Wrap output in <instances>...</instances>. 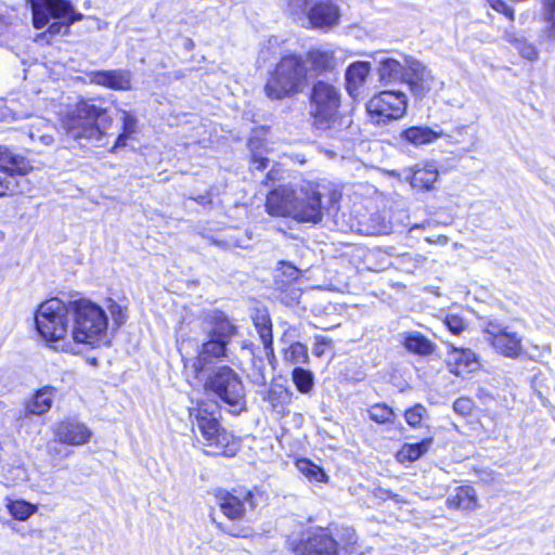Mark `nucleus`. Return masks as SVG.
Here are the masks:
<instances>
[{
  "instance_id": "37",
  "label": "nucleus",
  "mask_w": 555,
  "mask_h": 555,
  "mask_svg": "<svg viewBox=\"0 0 555 555\" xmlns=\"http://www.w3.org/2000/svg\"><path fill=\"white\" fill-rule=\"evenodd\" d=\"M284 361L291 364H306L309 361L308 348L301 343H293L284 350Z\"/></svg>"
},
{
  "instance_id": "9",
  "label": "nucleus",
  "mask_w": 555,
  "mask_h": 555,
  "mask_svg": "<svg viewBox=\"0 0 555 555\" xmlns=\"http://www.w3.org/2000/svg\"><path fill=\"white\" fill-rule=\"evenodd\" d=\"M33 11V24L37 29L46 27L51 21L50 35H65L70 24L80 21L82 15L76 14L67 0H27Z\"/></svg>"
},
{
  "instance_id": "53",
  "label": "nucleus",
  "mask_w": 555,
  "mask_h": 555,
  "mask_svg": "<svg viewBox=\"0 0 555 555\" xmlns=\"http://www.w3.org/2000/svg\"><path fill=\"white\" fill-rule=\"evenodd\" d=\"M50 454L56 453V448H50Z\"/></svg>"
},
{
  "instance_id": "34",
  "label": "nucleus",
  "mask_w": 555,
  "mask_h": 555,
  "mask_svg": "<svg viewBox=\"0 0 555 555\" xmlns=\"http://www.w3.org/2000/svg\"><path fill=\"white\" fill-rule=\"evenodd\" d=\"M540 16L544 23L542 30L547 40L555 41V0H540Z\"/></svg>"
},
{
  "instance_id": "45",
  "label": "nucleus",
  "mask_w": 555,
  "mask_h": 555,
  "mask_svg": "<svg viewBox=\"0 0 555 555\" xmlns=\"http://www.w3.org/2000/svg\"><path fill=\"white\" fill-rule=\"evenodd\" d=\"M222 530L235 538H248L253 534V529L248 526H223Z\"/></svg>"
},
{
  "instance_id": "40",
  "label": "nucleus",
  "mask_w": 555,
  "mask_h": 555,
  "mask_svg": "<svg viewBox=\"0 0 555 555\" xmlns=\"http://www.w3.org/2000/svg\"><path fill=\"white\" fill-rule=\"evenodd\" d=\"M106 308L113 319L114 324L119 327L127 320V307L116 302L115 300L108 298L106 300Z\"/></svg>"
},
{
  "instance_id": "52",
  "label": "nucleus",
  "mask_w": 555,
  "mask_h": 555,
  "mask_svg": "<svg viewBox=\"0 0 555 555\" xmlns=\"http://www.w3.org/2000/svg\"><path fill=\"white\" fill-rule=\"evenodd\" d=\"M24 477V470H18V478L22 479Z\"/></svg>"
},
{
  "instance_id": "24",
  "label": "nucleus",
  "mask_w": 555,
  "mask_h": 555,
  "mask_svg": "<svg viewBox=\"0 0 555 555\" xmlns=\"http://www.w3.org/2000/svg\"><path fill=\"white\" fill-rule=\"evenodd\" d=\"M442 134L441 130H435L427 126H412L401 131L399 138L402 142L420 147L434 143Z\"/></svg>"
},
{
  "instance_id": "23",
  "label": "nucleus",
  "mask_w": 555,
  "mask_h": 555,
  "mask_svg": "<svg viewBox=\"0 0 555 555\" xmlns=\"http://www.w3.org/2000/svg\"><path fill=\"white\" fill-rule=\"evenodd\" d=\"M410 56H402V60H397L390 56L382 55L376 59L378 63L379 81L384 85L404 81L405 79V60Z\"/></svg>"
},
{
  "instance_id": "33",
  "label": "nucleus",
  "mask_w": 555,
  "mask_h": 555,
  "mask_svg": "<svg viewBox=\"0 0 555 555\" xmlns=\"http://www.w3.org/2000/svg\"><path fill=\"white\" fill-rule=\"evenodd\" d=\"M504 39L509 42L520 54L521 57L534 62L539 59V51L535 46L524 37L518 36L513 31H506Z\"/></svg>"
},
{
  "instance_id": "7",
  "label": "nucleus",
  "mask_w": 555,
  "mask_h": 555,
  "mask_svg": "<svg viewBox=\"0 0 555 555\" xmlns=\"http://www.w3.org/2000/svg\"><path fill=\"white\" fill-rule=\"evenodd\" d=\"M339 106L340 92L335 86L325 81H318L313 85L309 112L313 119V126L318 130L328 131L334 137L340 127L350 125V119H344L339 116Z\"/></svg>"
},
{
  "instance_id": "30",
  "label": "nucleus",
  "mask_w": 555,
  "mask_h": 555,
  "mask_svg": "<svg viewBox=\"0 0 555 555\" xmlns=\"http://www.w3.org/2000/svg\"><path fill=\"white\" fill-rule=\"evenodd\" d=\"M5 507L9 514L18 521H26L38 512V504L30 503L23 499L5 498Z\"/></svg>"
},
{
  "instance_id": "1",
  "label": "nucleus",
  "mask_w": 555,
  "mask_h": 555,
  "mask_svg": "<svg viewBox=\"0 0 555 555\" xmlns=\"http://www.w3.org/2000/svg\"><path fill=\"white\" fill-rule=\"evenodd\" d=\"M320 184L302 180L273 189L267 195V212L299 222L318 223L323 218Z\"/></svg>"
},
{
  "instance_id": "44",
  "label": "nucleus",
  "mask_w": 555,
  "mask_h": 555,
  "mask_svg": "<svg viewBox=\"0 0 555 555\" xmlns=\"http://www.w3.org/2000/svg\"><path fill=\"white\" fill-rule=\"evenodd\" d=\"M488 4L499 13L504 14L511 21H514L515 11L503 0H487Z\"/></svg>"
},
{
  "instance_id": "15",
  "label": "nucleus",
  "mask_w": 555,
  "mask_h": 555,
  "mask_svg": "<svg viewBox=\"0 0 555 555\" xmlns=\"http://www.w3.org/2000/svg\"><path fill=\"white\" fill-rule=\"evenodd\" d=\"M0 162L3 163L0 165V196H5L18 191V178L27 173L29 165L1 146Z\"/></svg>"
},
{
  "instance_id": "25",
  "label": "nucleus",
  "mask_w": 555,
  "mask_h": 555,
  "mask_svg": "<svg viewBox=\"0 0 555 555\" xmlns=\"http://www.w3.org/2000/svg\"><path fill=\"white\" fill-rule=\"evenodd\" d=\"M447 503L452 508L467 512L475 511L479 506L476 491L470 486L457 487L449 495Z\"/></svg>"
},
{
  "instance_id": "13",
  "label": "nucleus",
  "mask_w": 555,
  "mask_h": 555,
  "mask_svg": "<svg viewBox=\"0 0 555 555\" xmlns=\"http://www.w3.org/2000/svg\"><path fill=\"white\" fill-rule=\"evenodd\" d=\"M408 108L406 94L398 90H385L370 99L366 111L372 120L377 124H388L401 119Z\"/></svg>"
},
{
  "instance_id": "8",
  "label": "nucleus",
  "mask_w": 555,
  "mask_h": 555,
  "mask_svg": "<svg viewBox=\"0 0 555 555\" xmlns=\"http://www.w3.org/2000/svg\"><path fill=\"white\" fill-rule=\"evenodd\" d=\"M106 113L94 104L93 100H80L75 107L61 119L65 133L74 140L87 139L99 141L104 131L100 126V118Z\"/></svg>"
},
{
  "instance_id": "21",
  "label": "nucleus",
  "mask_w": 555,
  "mask_h": 555,
  "mask_svg": "<svg viewBox=\"0 0 555 555\" xmlns=\"http://www.w3.org/2000/svg\"><path fill=\"white\" fill-rule=\"evenodd\" d=\"M302 56L309 67V78L330 72L335 67V53L330 47L311 48Z\"/></svg>"
},
{
  "instance_id": "39",
  "label": "nucleus",
  "mask_w": 555,
  "mask_h": 555,
  "mask_svg": "<svg viewBox=\"0 0 555 555\" xmlns=\"http://www.w3.org/2000/svg\"><path fill=\"white\" fill-rule=\"evenodd\" d=\"M258 131H255L254 135L249 139L248 145L253 154V165L256 169L262 170L268 166V158L263 157L261 152L259 151L261 146V141L257 137Z\"/></svg>"
},
{
  "instance_id": "35",
  "label": "nucleus",
  "mask_w": 555,
  "mask_h": 555,
  "mask_svg": "<svg viewBox=\"0 0 555 555\" xmlns=\"http://www.w3.org/2000/svg\"><path fill=\"white\" fill-rule=\"evenodd\" d=\"M403 345L408 351L420 356L430 354L434 350L431 341L417 332L405 334Z\"/></svg>"
},
{
  "instance_id": "14",
  "label": "nucleus",
  "mask_w": 555,
  "mask_h": 555,
  "mask_svg": "<svg viewBox=\"0 0 555 555\" xmlns=\"http://www.w3.org/2000/svg\"><path fill=\"white\" fill-rule=\"evenodd\" d=\"M482 333L485 340L496 353L508 359H518L522 354V336L499 321H487Z\"/></svg>"
},
{
  "instance_id": "46",
  "label": "nucleus",
  "mask_w": 555,
  "mask_h": 555,
  "mask_svg": "<svg viewBox=\"0 0 555 555\" xmlns=\"http://www.w3.org/2000/svg\"><path fill=\"white\" fill-rule=\"evenodd\" d=\"M473 408H474V403L468 398H459L453 403L454 412L462 416L470 414V412L473 411Z\"/></svg>"
},
{
  "instance_id": "22",
  "label": "nucleus",
  "mask_w": 555,
  "mask_h": 555,
  "mask_svg": "<svg viewBox=\"0 0 555 555\" xmlns=\"http://www.w3.org/2000/svg\"><path fill=\"white\" fill-rule=\"evenodd\" d=\"M90 81L117 91L132 89L131 73L126 69L98 70L90 74Z\"/></svg>"
},
{
  "instance_id": "10",
  "label": "nucleus",
  "mask_w": 555,
  "mask_h": 555,
  "mask_svg": "<svg viewBox=\"0 0 555 555\" xmlns=\"http://www.w3.org/2000/svg\"><path fill=\"white\" fill-rule=\"evenodd\" d=\"M292 14L307 18L312 29L328 31L338 26L340 9L333 0H289Z\"/></svg>"
},
{
  "instance_id": "43",
  "label": "nucleus",
  "mask_w": 555,
  "mask_h": 555,
  "mask_svg": "<svg viewBox=\"0 0 555 555\" xmlns=\"http://www.w3.org/2000/svg\"><path fill=\"white\" fill-rule=\"evenodd\" d=\"M444 324L448 327V330L454 335H460L467 327V323L464 321V319L453 313L447 314L444 319Z\"/></svg>"
},
{
  "instance_id": "41",
  "label": "nucleus",
  "mask_w": 555,
  "mask_h": 555,
  "mask_svg": "<svg viewBox=\"0 0 555 555\" xmlns=\"http://www.w3.org/2000/svg\"><path fill=\"white\" fill-rule=\"evenodd\" d=\"M369 414L374 422L384 424L391 421L393 411L386 404H374L370 408Z\"/></svg>"
},
{
  "instance_id": "11",
  "label": "nucleus",
  "mask_w": 555,
  "mask_h": 555,
  "mask_svg": "<svg viewBox=\"0 0 555 555\" xmlns=\"http://www.w3.org/2000/svg\"><path fill=\"white\" fill-rule=\"evenodd\" d=\"M208 391L217 395L231 408L242 410L245 406V389L238 375L229 366L216 370L205 383Z\"/></svg>"
},
{
  "instance_id": "42",
  "label": "nucleus",
  "mask_w": 555,
  "mask_h": 555,
  "mask_svg": "<svg viewBox=\"0 0 555 555\" xmlns=\"http://www.w3.org/2000/svg\"><path fill=\"white\" fill-rule=\"evenodd\" d=\"M425 413L426 408L424 405L415 404L405 411L404 418L411 427H416L421 424Z\"/></svg>"
},
{
  "instance_id": "12",
  "label": "nucleus",
  "mask_w": 555,
  "mask_h": 555,
  "mask_svg": "<svg viewBox=\"0 0 555 555\" xmlns=\"http://www.w3.org/2000/svg\"><path fill=\"white\" fill-rule=\"evenodd\" d=\"M356 541L340 545L327 529L315 528L305 533L294 551L299 555H353Z\"/></svg>"
},
{
  "instance_id": "27",
  "label": "nucleus",
  "mask_w": 555,
  "mask_h": 555,
  "mask_svg": "<svg viewBox=\"0 0 555 555\" xmlns=\"http://www.w3.org/2000/svg\"><path fill=\"white\" fill-rule=\"evenodd\" d=\"M370 72L371 64L369 62H354L347 67V90L350 94H353L363 86Z\"/></svg>"
},
{
  "instance_id": "28",
  "label": "nucleus",
  "mask_w": 555,
  "mask_h": 555,
  "mask_svg": "<svg viewBox=\"0 0 555 555\" xmlns=\"http://www.w3.org/2000/svg\"><path fill=\"white\" fill-rule=\"evenodd\" d=\"M433 444V438L423 439L416 443H404L397 452V460L401 464L412 463L428 452Z\"/></svg>"
},
{
  "instance_id": "20",
  "label": "nucleus",
  "mask_w": 555,
  "mask_h": 555,
  "mask_svg": "<svg viewBox=\"0 0 555 555\" xmlns=\"http://www.w3.org/2000/svg\"><path fill=\"white\" fill-rule=\"evenodd\" d=\"M220 509L231 520L241 519L247 508H254L253 494L248 490L227 493L220 499Z\"/></svg>"
},
{
  "instance_id": "31",
  "label": "nucleus",
  "mask_w": 555,
  "mask_h": 555,
  "mask_svg": "<svg viewBox=\"0 0 555 555\" xmlns=\"http://www.w3.org/2000/svg\"><path fill=\"white\" fill-rule=\"evenodd\" d=\"M119 113L121 114V132L115 141L113 151L117 147L126 146L128 139L138 132L139 120L134 113L126 109H119Z\"/></svg>"
},
{
  "instance_id": "3",
  "label": "nucleus",
  "mask_w": 555,
  "mask_h": 555,
  "mask_svg": "<svg viewBox=\"0 0 555 555\" xmlns=\"http://www.w3.org/2000/svg\"><path fill=\"white\" fill-rule=\"evenodd\" d=\"M219 405L209 399H191L189 417L195 435L198 433L207 452L233 456L240 449L238 440L221 427L218 421Z\"/></svg>"
},
{
  "instance_id": "18",
  "label": "nucleus",
  "mask_w": 555,
  "mask_h": 555,
  "mask_svg": "<svg viewBox=\"0 0 555 555\" xmlns=\"http://www.w3.org/2000/svg\"><path fill=\"white\" fill-rule=\"evenodd\" d=\"M53 434L55 441L72 447L87 444L92 437L91 429L75 418H66L55 423Z\"/></svg>"
},
{
  "instance_id": "49",
  "label": "nucleus",
  "mask_w": 555,
  "mask_h": 555,
  "mask_svg": "<svg viewBox=\"0 0 555 555\" xmlns=\"http://www.w3.org/2000/svg\"><path fill=\"white\" fill-rule=\"evenodd\" d=\"M427 242L446 245L448 243V237L444 236V235H438L436 240H431V238L428 237Z\"/></svg>"
},
{
  "instance_id": "29",
  "label": "nucleus",
  "mask_w": 555,
  "mask_h": 555,
  "mask_svg": "<svg viewBox=\"0 0 555 555\" xmlns=\"http://www.w3.org/2000/svg\"><path fill=\"white\" fill-rule=\"evenodd\" d=\"M254 325L263 344L267 356H273V337L271 320L266 311H257L253 315Z\"/></svg>"
},
{
  "instance_id": "26",
  "label": "nucleus",
  "mask_w": 555,
  "mask_h": 555,
  "mask_svg": "<svg viewBox=\"0 0 555 555\" xmlns=\"http://www.w3.org/2000/svg\"><path fill=\"white\" fill-rule=\"evenodd\" d=\"M55 389L53 387H43L27 401L26 410L34 415H42L47 413L53 403Z\"/></svg>"
},
{
  "instance_id": "5",
  "label": "nucleus",
  "mask_w": 555,
  "mask_h": 555,
  "mask_svg": "<svg viewBox=\"0 0 555 555\" xmlns=\"http://www.w3.org/2000/svg\"><path fill=\"white\" fill-rule=\"evenodd\" d=\"M35 324L39 336L55 351L75 353L72 343V307L59 298H50L36 310Z\"/></svg>"
},
{
  "instance_id": "51",
  "label": "nucleus",
  "mask_w": 555,
  "mask_h": 555,
  "mask_svg": "<svg viewBox=\"0 0 555 555\" xmlns=\"http://www.w3.org/2000/svg\"><path fill=\"white\" fill-rule=\"evenodd\" d=\"M275 396H276V392L274 390L269 391L268 396H267V400L272 404L273 408L276 406V404H275V402H276Z\"/></svg>"
},
{
  "instance_id": "4",
  "label": "nucleus",
  "mask_w": 555,
  "mask_h": 555,
  "mask_svg": "<svg viewBox=\"0 0 555 555\" xmlns=\"http://www.w3.org/2000/svg\"><path fill=\"white\" fill-rule=\"evenodd\" d=\"M72 343L75 353L82 352L83 347L96 348L108 343V319L105 310L81 298L70 301Z\"/></svg>"
},
{
  "instance_id": "2",
  "label": "nucleus",
  "mask_w": 555,
  "mask_h": 555,
  "mask_svg": "<svg viewBox=\"0 0 555 555\" xmlns=\"http://www.w3.org/2000/svg\"><path fill=\"white\" fill-rule=\"evenodd\" d=\"M207 339L193 346L191 341H182L179 346L184 372L188 377L199 379L203 371L215 359L225 356L227 345L235 335V326L220 311H212L205 318Z\"/></svg>"
},
{
  "instance_id": "47",
  "label": "nucleus",
  "mask_w": 555,
  "mask_h": 555,
  "mask_svg": "<svg viewBox=\"0 0 555 555\" xmlns=\"http://www.w3.org/2000/svg\"><path fill=\"white\" fill-rule=\"evenodd\" d=\"M328 345V339L323 336L315 337V344L313 347V353L317 357H322L325 352V347Z\"/></svg>"
},
{
  "instance_id": "36",
  "label": "nucleus",
  "mask_w": 555,
  "mask_h": 555,
  "mask_svg": "<svg viewBox=\"0 0 555 555\" xmlns=\"http://www.w3.org/2000/svg\"><path fill=\"white\" fill-rule=\"evenodd\" d=\"M292 380L296 389L301 393H309L314 386V376L311 371L295 367L292 372Z\"/></svg>"
},
{
  "instance_id": "16",
  "label": "nucleus",
  "mask_w": 555,
  "mask_h": 555,
  "mask_svg": "<svg viewBox=\"0 0 555 555\" xmlns=\"http://www.w3.org/2000/svg\"><path fill=\"white\" fill-rule=\"evenodd\" d=\"M404 82L409 85L412 93L418 98L425 96L433 89L442 85L434 77L427 66L413 57L405 60Z\"/></svg>"
},
{
  "instance_id": "38",
  "label": "nucleus",
  "mask_w": 555,
  "mask_h": 555,
  "mask_svg": "<svg viewBox=\"0 0 555 555\" xmlns=\"http://www.w3.org/2000/svg\"><path fill=\"white\" fill-rule=\"evenodd\" d=\"M50 128L51 126L46 119L36 117L31 124L29 138L34 141L38 140L44 145H50L53 142V137L47 132Z\"/></svg>"
},
{
  "instance_id": "32",
  "label": "nucleus",
  "mask_w": 555,
  "mask_h": 555,
  "mask_svg": "<svg viewBox=\"0 0 555 555\" xmlns=\"http://www.w3.org/2000/svg\"><path fill=\"white\" fill-rule=\"evenodd\" d=\"M297 470L310 482H327L328 476L324 469L307 457H299L295 462Z\"/></svg>"
},
{
  "instance_id": "6",
  "label": "nucleus",
  "mask_w": 555,
  "mask_h": 555,
  "mask_svg": "<svg viewBox=\"0 0 555 555\" xmlns=\"http://www.w3.org/2000/svg\"><path fill=\"white\" fill-rule=\"evenodd\" d=\"M309 85V67L300 54L283 55L269 70L264 85L266 95L271 100H283L304 92Z\"/></svg>"
},
{
  "instance_id": "19",
  "label": "nucleus",
  "mask_w": 555,
  "mask_h": 555,
  "mask_svg": "<svg viewBox=\"0 0 555 555\" xmlns=\"http://www.w3.org/2000/svg\"><path fill=\"white\" fill-rule=\"evenodd\" d=\"M447 363L455 375L464 376L479 369L480 362L477 354L468 348H456L453 345L447 353Z\"/></svg>"
},
{
  "instance_id": "17",
  "label": "nucleus",
  "mask_w": 555,
  "mask_h": 555,
  "mask_svg": "<svg viewBox=\"0 0 555 555\" xmlns=\"http://www.w3.org/2000/svg\"><path fill=\"white\" fill-rule=\"evenodd\" d=\"M395 176V172H392ZM399 179L408 181L413 189L430 191L438 180L439 171L436 162L426 160L396 173Z\"/></svg>"
},
{
  "instance_id": "48",
  "label": "nucleus",
  "mask_w": 555,
  "mask_h": 555,
  "mask_svg": "<svg viewBox=\"0 0 555 555\" xmlns=\"http://www.w3.org/2000/svg\"><path fill=\"white\" fill-rule=\"evenodd\" d=\"M533 348L539 352V356H546L551 353V347L548 345H543L542 347L533 346Z\"/></svg>"
},
{
  "instance_id": "50",
  "label": "nucleus",
  "mask_w": 555,
  "mask_h": 555,
  "mask_svg": "<svg viewBox=\"0 0 555 555\" xmlns=\"http://www.w3.org/2000/svg\"><path fill=\"white\" fill-rule=\"evenodd\" d=\"M285 268H286V272L288 273L289 278L292 279H296L298 276V270L291 266V264H285Z\"/></svg>"
}]
</instances>
